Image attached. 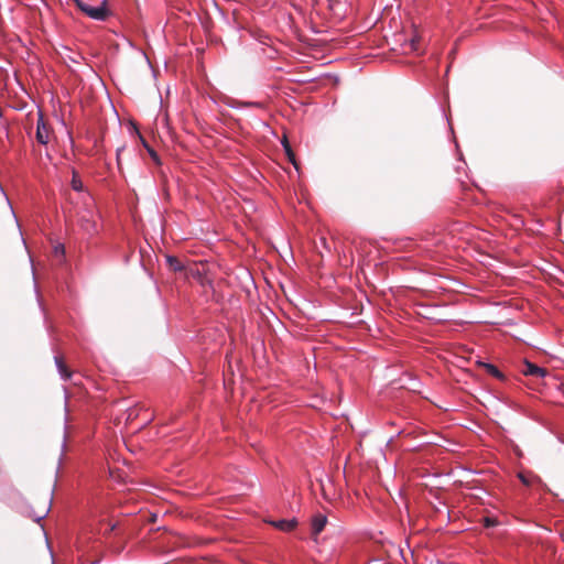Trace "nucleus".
I'll return each instance as SVG.
<instances>
[{
	"label": "nucleus",
	"mask_w": 564,
	"mask_h": 564,
	"mask_svg": "<svg viewBox=\"0 0 564 564\" xmlns=\"http://www.w3.org/2000/svg\"><path fill=\"white\" fill-rule=\"evenodd\" d=\"M496 524V521L490 519V518H485V525L486 527H491V525H495Z\"/></svg>",
	"instance_id": "obj_13"
},
{
	"label": "nucleus",
	"mask_w": 564,
	"mask_h": 564,
	"mask_svg": "<svg viewBox=\"0 0 564 564\" xmlns=\"http://www.w3.org/2000/svg\"><path fill=\"white\" fill-rule=\"evenodd\" d=\"M72 188L76 192H82L84 188L83 182L76 172H73Z\"/></svg>",
	"instance_id": "obj_9"
},
{
	"label": "nucleus",
	"mask_w": 564,
	"mask_h": 564,
	"mask_svg": "<svg viewBox=\"0 0 564 564\" xmlns=\"http://www.w3.org/2000/svg\"><path fill=\"white\" fill-rule=\"evenodd\" d=\"M79 223L83 230L89 235L98 231L97 215L93 210H85L79 217Z\"/></svg>",
	"instance_id": "obj_1"
},
{
	"label": "nucleus",
	"mask_w": 564,
	"mask_h": 564,
	"mask_svg": "<svg viewBox=\"0 0 564 564\" xmlns=\"http://www.w3.org/2000/svg\"><path fill=\"white\" fill-rule=\"evenodd\" d=\"M248 106H257L258 104H254V102H249L247 104Z\"/></svg>",
	"instance_id": "obj_17"
},
{
	"label": "nucleus",
	"mask_w": 564,
	"mask_h": 564,
	"mask_svg": "<svg viewBox=\"0 0 564 564\" xmlns=\"http://www.w3.org/2000/svg\"><path fill=\"white\" fill-rule=\"evenodd\" d=\"M327 524V517L323 513H317L312 517L311 520V529H312V535L316 538Z\"/></svg>",
	"instance_id": "obj_2"
},
{
	"label": "nucleus",
	"mask_w": 564,
	"mask_h": 564,
	"mask_svg": "<svg viewBox=\"0 0 564 564\" xmlns=\"http://www.w3.org/2000/svg\"><path fill=\"white\" fill-rule=\"evenodd\" d=\"M274 528L283 532H290L295 529L297 522L295 519H283L270 522Z\"/></svg>",
	"instance_id": "obj_4"
},
{
	"label": "nucleus",
	"mask_w": 564,
	"mask_h": 564,
	"mask_svg": "<svg viewBox=\"0 0 564 564\" xmlns=\"http://www.w3.org/2000/svg\"><path fill=\"white\" fill-rule=\"evenodd\" d=\"M55 365H56V368H57L58 373L62 377V379L68 380L72 377V373L67 369L62 357H58V356L55 357Z\"/></svg>",
	"instance_id": "obj_6"
},
{
	"label": "nucleus",
	"mask_w": 564,
	"mask_h": 564,
	"mask_svg": "<svg viewBox=\"0 0 564 564\" xmlns=\"http://www.w3.org/2000/svg\"><path fill=\"white\" fill-rule=\"evenodd\" d=\"M523 373L525 376H536L543 378L546 376L547 371L544 368H541L532 362L527 361L524 364Z\"/></svg>",
	"instance_id": "obj_5"
},
{
	"label": "nucleus",
	"mask_w": 564,
	"mask_h": 564,
	"mask_svg": "<svg viewBox=\"0 0 564 564\" xmlns=\"http://www.w3.org/2000/svg\"><path fill=\"white\" fill-rule=\"evenodd\" d=\"M294 80L295 82H311V80H313V78H303V79L295 78Z\"/></svg>",
	"instance_id": "obj_16"
},
{
	"label": "nucleus",
	"mask_w": 564,
	"mask_h": 564,
	"mask_svg": "<svg viewBox=\"0 0 564 564\" xmlns=\"http://www.w3.org/2000/svg\"><path fill=\"white\" fill-rule=\"evenodd\" d=\"M120 150L117 151V159L119 160Z\"/></svg>",
	"instance_id": "obj_18"
},
{
	"label": "nucleus",
	"mask_w": 564,
	"mask_h": 564,
	"mask_svg": "<svg viewBox=\"0 0 564 564\" xmlns=\"http://www.w3.org/2000/svg\"><path fill=\"white\" fill-rule=\"evenodd\" d=\"M36 140L41 144H47L50 140V130L44 123L43 118L40 117L36 123Z\"/></svg>",
	"instance_id": "obj_3"
},
{
	"label": "nucleus",
	"mask_w": 564,
	"mask_h": 564,
	"mask_svg": "<svg viewBox=\"0 0 564 564\" xmlns=\"http://www.w3.org/2000/svg\"><path fill=\"white\" fill-rule=\"evenodd\" d=\"M519 478L520 480L524 484V485H529V481L527 480V478L523 476V475H519Z\"/></svg>",
	"instance_id": "obj_15"
},
{
	"label": "nucleus",
	"mask_w": 564,
	"mask_h": 564,
	"mask_svg": "<svg viewBox=\"0 0 564 564\" xmlns=\"http://www.w3.org/2000/svg\"><path fill=\"white\" fill-rule=\"evenodd\" d=\"M417 43H419V39L416 36L411 39V42H410L411 50L417 51Z\"/></svg>",
	"instance_id": "obj_12"
},
{
	"label": "nucleus",
	"mask_w": 564,
	"mask_h": 564,
	"mask_svg": "<svg viewBox=\"0 0 564 564\" xmlns=\"http://www.w3.org/2000/svg\"><path fill=\"white\" fill-rule=\"evenodd\" d=\"M165 260H166V263H167L169 268L172 271L178 272V271L184 270V265L182 264V262L176 257H174V256H166Z\"/></svg>",
	"instance_id": "obj_7"
},
{
	"label": "nucleus",
	"mask_w": 564,
	"mask_h": 564,
	"mask_svg": "<svg viewBox=\"0 0 564 564\" xmlns=\"http://www.w3.org/2000/svg\"><path fill=\"white\" fill-rule=\"evenodd\" d=\"M282 144H283V148H284V150H285V153H286V155H288L289 160H290V161H291V162L296 166V164H295V159H294V154H293V152H292V149H291V147H290V144H289V142H288V140H286V138H284V139H283Z\"/></svg>",
	"instance_id": "obj_10"
},
{
	"label": "nucleus",
	"mask_w": 564,
	"mask_h": 564,
	"mask_svg": "<svg viewBox=\"0 0 564 564\" xmlns=\"http://www.w3.org/2000/svg\"><path fill=\"white\" fill-rule=\"evenodd\" d=\"M55 252L56 253H58V252L64 253V247L62 245L56 246L55 247Z\"/></svg>",
	"instance_id": "obj_14"
},
{
	"label": "nucleus",
	"mask_w": 564,
	"mask_h": 564,
	"mask_svg": "<svg viewBox=\"0 0 564 564\" xmlns=\"http://www.w3.org/2000/svg\"><path fill=\"white\" fill-rule=\"evenodd\" d=\"M50 511V502H45L43 508L39 512H34L32 514V518L34 521L40 522L42 519H44Z\"/></svg>",
	"instance_id": "obj_8"
},
{
	"label": "nucleus",
	"mask_w": 564,
	"mask_h": 564,
	"mask_svg": "<svg viewBox=\"0 0 564 564\" xmlns=\"http://www.w3.org/2000/svg\"><path fill=\"white\" fill-rule=\"evenodd\" d=\"M487 368H488L489 372L492 373L494 376H496V377L500 376L499 370L495 366L487 365Z\"/></svg>",
	"instance_id": "obj_11"
}]
</instances>
